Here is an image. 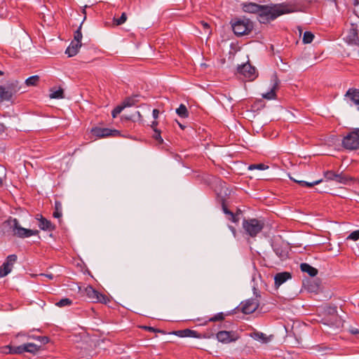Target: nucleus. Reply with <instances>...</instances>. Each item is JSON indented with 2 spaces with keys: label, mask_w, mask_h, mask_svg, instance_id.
<instances>
[{
  "label": "nucleus",
  "mask_w": 359,
  "mask_h": 359,
  "mask_svg": "<svg viewBox=\"0 0 359 359\" xmlns=\"http://www.w3.org/2000/svg\"><path fill=\"white\" fill-rule=\"evenodd\" d=\"M296 1V0H290L288 4H278L273 6L248 3L243 4V9L247 13H257L259 22L266 24L283 14L294 12Z\"/></svg>",
  "instance_id": "nucleus-1"
},
{
  "label": "nucleus",
  "mask_w": 359,
  "mask_h": 359,
  "mask_svg": "<svg viewBox=\"0 0 359 359\" xmlns=\"http://www.w3.org/2000/svg\"><path fill=\"white\" fill-rule=\"evenodd\" d=\"M3 226L8 228V231L13 236L20 238H25L32 236H36L39 233L38 230L22 227L19 220L17 218H13L12 217H9L6 221H4Z\"/></svg>",
  "instance_id": "nucleus-2"
},
{
  "label": "nucleus",
  "mask_w": 359,
  "mask_h": 359,
  "mask_svg": "<svg viewBox=\"0 0 359 359\" xmlns=\"http://www.w3.org/2000/svg\"><path fill=\"white\" fill-rule=\"evenodd\" d=\"M329 316L323 319V325L328 327L325 331L328 333H337L344 326V320L337 313V307H330L328 309Z\"/></svg>",
  "instance_id": "nucleus-3"
},
{
  "label": "nucleus",
  "mask_w": 359,
  "mask_h": 359,
  "mask_svg": "<svg viewBox=\"0 0 359 359\" xmlns=\"http://www.w3.org/2000/svg\"><path fill=\"white\" fill-rule=\"evenodd\" d=\"M230 23L233 33L238 36L248 35L254 29L253 22L245 17L235 18Z\"/></svg>",
  "instance_id": "nucleus-4"
},
{
  "label": "nucleus",
  "mask_w": 359,
  "mask_h": 359,
  "mask_svg": "<svg viewBox=\"0 0 359 359\" xmlns=\"http://www.w3.org/2000/svg\"><path fill=\"white\" fill-rule=\"evenodd\" d=\"M20 83L17 80L11 81L6 86L0 85V103L13 102V96L20 90Z\"/></svg>",
  "instance_id": "nucleus-5"
},
{
  "label": "nucleus",
  "mask_w": 359,
  "mask_h": 359,
  "mask_svg": "<svg viewBox=\"0 0 359 359\" xmlns=\"http://www.w3.org/2000/svg\"><path fill=\"white\" fill-rule=\"evenodd\" d=\"M264 226V222L257 219H244L243 221V228L245 233L251 237H255L262 231Z\"/></svg>",
  "instance_id": "nucleus-6"
},
{
  "label": "nucleus",
  "mask_w": 359,
  "mask_h": 359,
  "mask_svg": "<svg viewBox=\"0 0 359 359\" xmlns=\"http://www.w3.org/2000/svg\"><path fill=\"white\" fill-rule=\"evenodd\" d=\"M255 298H251L242 302L240 304V310L244 314H250L254 313L259 306L260 293L254 287Z\"/></svg>",
  "instance_id": "nucleus-7"
},
{
  "label": "nucleus",
  "mask_w": 359,
  "mask_h": 359,
  "mask_svg": "<svg viewBox=\"0 0 359 359\" xmlns=\"http://www.w3.org/2000/svg\"><path fill=\"white\" fill-rule=\"evenodd\" d=\"M342 147L348 150L359 149V128H355L348 133L341 142Z\"/></svg>",
  "instance_id": "nucleus-8"
},
{
  "label": "nucleus",
  "mask_w": 359,
  "mask_h": 359,
  "mask_svg": "<svg viewBox=\"0 0 359 359\" xmlns=\"http://www.w3.org/2000/svg\"><path fill=\"white\" fill-rule=\"evenodd\" d=\"M324 177L327 181H334L341 184H350L354 181V178L347 175L344 172L338 173L334 170H327L324 172Z\"/></svg>",
  "instance_id": "nucleus-9"
},
{
  "label": "nucleus",
  "mask_w": 359,
  "mask_h": 359,
  "mask_svg": "<svg viewBox=\"0 0 359 359\" xmlns=\"http://www.w3.org/2000/svg\"><path fill=\"white\" fill-rule=\"evenodd\" d=\"M85 292L87 297L93 302L106 304L109 302L107 296L100 293L90 285L86 287Z\"/></svg>",
  "instance_id": "nucleus-10"
},
{
  "label": "nucleus",
  "mask_w": 359,
  "mask_h": 359,
  "mask_svg": "<svg viewBox=\"0 0 359 359\" xmlns=\"http://www.w3.org/2000/svg\"><path fill=\"white\" fill-rule=\"evenodd\" d=\"M17 255H10L6 257V261L0 267V277L6 276L11 271L13 266V264L17 261Z\"/></svg>",
  "instance_id": "nucleus-11"
},
{
  "label": "nucleus",
  "mask_w": 359,
  "mask_h": 359,
  "mask_svg": "<svg viewBox=\"0 0 359 359\" xmlns=\"http://www.w3.org/2000/svg\"><path fill=\"white\" fill-rule=\"evenodd\" d=\"M238 337L235 332L219 331L217 334V339L222 343H230L238 339Z\"/></svg>",
  "instance_id": "nucleus-12"
},
{
  "label": "nucleus",
  "mask_w": 359,
  "mask_h": 359,
  "mask_svg": "<svg viewBox=\"0 0 359 359\" xmlns=\"http://www.w3.org/2000/svg\"><path fill=\"white\" fill-rule=\"evenodd\" d=\"M271 81L273 83H272V87H271L270 91L262 94V97L264 99L273 100V99L276 98V92L278 90L279 84H280V81L276 74L273 75Z\"/></svg>",
  "instance_id": "nucleus-13"
},
{
  "label": "nucleus",
  "mask_w": 359,
  "mask_h": 359,
  "mask_svg": "<svg viewBox=\"0 0 359 359\" xmlns=\"http://www.w3.org/2000/svg\"><path fill=\"white\" fill-rule=\"evenodd\" d=\"M238 72L250 79H253L256 77V69L250 63H245L238 67Z\"/></svg>",
  "instance_id": "nucleus-14"
},
{
  "label": "nucleus",
  "mask_w": 359,
  "mask_h": 359,
  "mask_svg": "<svg viewBox=\"0 0 359 359\" xmlns=\"http://www.w3.org/2000/svg\"><path fill=\"white\" fill-rule=\"evenodd\" d=\"M345 97L351 101V104H355L359 110V89L349 88L347 90Z\"/></svg>",
  "instance_id": "nucleus-15"
},
{
  "label": "nucleus",
  "mask_w": 359,
  "mask_h": 359,
  "mask_svg": "<svg viewBox=\"0 0 359 359\" xmlns=\"http://www.w3.org/2000/svg\"><path fill=\"white\" fill-rule=\"evenodd\" d=\"M38 226L40 228V229L48 231H53L56 228L55 224H53L50 220L47 219L43 216H40V218L39 219Z\"/></svg>",
  "instance_id": "nucleus-16"
},
{
  "label": "nucleus",
  "mask_w": 359,
  "mask_h": 359,
  "mask_svg": "<svg viewBox=\"0 0 359 359\" xmlns=\"http://www.w3.org/2000/svg\"><path fill=\"white\" fill-rule=\"evenodd\" d=\"M90 133L97 138L110 137V129L107 128L94 127L91 129Z\"/></svg>",
  "instance_id": "nucleus-17"
},
{
  "label": "nucleus",
  "mask_w": 359,
  "mask_h": 359,
  "mask_svg": "<svg viewBox=\"0 0 359 359\" xmlns=\"http://www.w3.org/2000/svg\"><path fill=\"white\" fill-rule=\"evenodd\" d=\"M174 334L180 337H196L200 338L201 334L197 332L195 330H192L190 329H184L181 330H177L174 332Z\"/></svg>",
  "instance_id": "nucleus-18"
},
{
  "label": "nucleus",
  "mask_w": 359,
  "mask_h": 359,
  "mask_svg": "<svg viewBox=\"0 0 359 359\" xmlns=\"http://www.w3.org/2000/svg\"><path fill=\"white\" fill-rule=\"evenodd\" d=\"M3 352L9 354H22L24 353L23 344L20 346H5L3 347Z\"/></svg>",
  "instance_id": "nucleus-19"
},
{
  "label": "nucleus",
  "mask_w": 359,
  "mask_h": 359,
  "mask_svg": "<svg viewBox=\"0 0 359 359\" xmlns=\"http://www.w3.org/2000/svg\"><path fill=\"white\" fill-rule=\"evenodd\" d=\"M292 278L291 273L290 272H281L278 273L274 278L275 280V285L276 286H280L283 283H284L285 281H287L288 279H290Z\"/></svg>",
  "instance_id": "nucleus-20"
},
{
  "label": "nucleus",
  "mask_w": 359,
  "mask_h": 359,
  "mask_svg": "<svg viewBox=\"0 0 359 359\" xmlns=\"http://www.w3.org/2000/svg\"><path fill=\"white\" fill-rule=\"evenodd\" d=\"M140 95L135 94L131 96L126 97L122 102L123 104V107H130L135 105L137 103L140 102Z\"/></svg>",
  "instance_id": "nucleus-21"
},
{
  "label": "nucleus",
  "mask_w": 359,
  "mask_h": 359,
  "mask_svg": "<svg viewBox=\"0 0 359 359\" xmlns=\"http://www.w3.org/2000/svg\"><path fill=\"white\" fill-rule=\"evenodd\" d=\"M222 209L226 215L229 220L231 221L233 223H238L239 221L238 215L241 214V211L239 210L237 213L234 214L233 212L229 210L224 203H222Z\"/></svg>",
  "instance_id": "nucleus-22"
},
{
  "label": "nucleus",
  "mask_w": 359,
  "mask_h": 359,
  "mask_svg": "<svg viewBox=\"0 0 359 359\" xmlns=\"http://www.w3.org/2000/svg\"><path fill=\"white\" fill-rule=\"evenodd\" d=\"M81 46V43H78L74 41H72L70 45L66 49L65 53L68 55V57H73L78 53Z\"/></svg>",
  "instance_id": "nucleus-23"
},
{
  "label": "nucleus",
  "mask_w": 359,
  "mask_h": 359,
  "mask_svg": "<svg viewBox=\"0 0 359 359\" xmlns=\"http://www.w3.org/2000/svg\"><path fill=\"white\" fill-rule=\"evenodd\" d=\"M302 271L307 273L310 276L314 277L318 274V269L307 263H302L300 265Z\"/></svg>",
  "instance_id": "nucleus-24"
},
{
  "label": "nucleus",
  "mask_w": 359,
  "mask_h": 359,
  "mask_svg": "<svg viewBox=\"0 0 359 359\" xmlns=\"http://www.w3.org/2000/svg\"><path fill=\"white\" fill-rule=\"evenodd\" d=\"M40 346H37L33 343L23 344L24 353L28 352L32 354H36L40 350Z\"/></svg>",
  "instance_id": "nucleus-25"
},
{
  "label": "nucleus",
  "mask_w": 359,
  "mask_h": 359,
  "mask_svg": "<svg viewBox=\"0 0 359 359\" xmlns=\"http://www.w3.org/2000/svg\"><path fill=\"white\" fill-rule=\"evenodd\" d=\"M54 209L55 210L53 213V216L55 218L60 219L62 215V205L60 201H55Z\"/></svg>",
  "instance_id": "nucleus-26"
},
{
  "label": "nucleus",
  "mask_w": 359,
  "mask_h": 359,
  "mask_svg": "<svg viewBox=\"0 0 359 359\" xmlns=\"http://www.w3.org/2000/svg\"><path fill=\"white\" fill-rule=\"evenodd\" d=\"M290 179L292 180H293L294 182L298 183L300 186L302 187H313L314 185H316V184H320L321 182H323V180H316V181H314L313 182H305V181H303V180H297L292 177H290Z\"/></svg>",
  "instance_id": "nucleus-27"
},
{
  "label": "nucleus",
  "mask_w": 359,
  "mask_h": 359,
  "mask_svg": "<svg viewBox=\"0 0 359 359\" xmlns=\"http://www.w3.org/2000/svg\"><path fill=\"white\" fill-rule=\"evenodd\" d=\"M176 113L181 118H187L189 116L187 108L184 104H181L180 107L176 109Z\"/></svg>",
  "instance_id": "nucleus-28"
},
{
  "label": "nucleus",
  "mask_w": 359,
  "mask_h": 359,
  "mask_svg": "<svg viewBox=\"0 0 359 359\" xmlns=\"http://www.w3.org/2000/svg\"><path fill=\"white\" fill-rule=\"evenodd\" d=\"M39 76L38 75L32 76L25 80V84L27 86H36L39 82Z\"/></svg>",
  "instance_id": "nucleus-29"
},
{
  "label": "nucleus",
  "mask_w": 359,
  "mask_h": 359,
  "mask_svg": "<svg viewBox=\"0 0 359 359\" xmlns=\"http://www.w3.org/2000/svg\"><path fill=\"white\" fill-rule=\"evenodd\" d=\"M127 20V15L126 13H123L120 18H117L114 17L113 18V25L114 26H119L126 22Z\"/></svg>",
  "instance_id": "nucleus-30"
},
{
  "label": "nucleus",
  "mask_w": 359,
  "mask_h": 359,
  "mask_svg": "<svg viewBox=\"0 0 359 359\" xmlns=\"http://www.w3.org/2000/svg\"><path fill=\"white\" fill-rule=\"evenodd\" d=\"M50 97L53 99H61L64 97V90L62 88H59L55 90H51Z\"/></svg>",
  "instance_id": "nucleus-31"
},
{
  "label": "nucleus",
  "mask_w": 359,
  "mask_h": 359,
  "mask_svg": "<svg viewBox=\"0 0 359 359\" xmlns=\"http://www.w3.org/2000/svg\"><path fill=\"white\" fill-rule=\"evenodd\" d=\"M81 26L82 23L80 25L77 30L74 32V41L76 43H81V39H82V33H81Z\"/></svg>",
  "instance_id": "nucleus-32"
},
{
  "label": "nucleus",
  "mask_w": 359,
  "mask_h": 359,
  "mask_svg": "<svg viewBox=\"0 0 359 359\" xmlns=\"http://www.w3.org/2000/svg\"><path fill=\"white\" fill-rule=\"evenodd\" d=\"M313 38H314L313 34L311 32L306 31L304 33L303 39H302L303 43H310L313 41Z\"/></svg>",
  "instance_id": "nucleus-33"
},
{
  "label": "nucleus",
  "mask_w": 359,
  "mask_h": 359,
  "mask_svg": "<svg viewBox=\"0 0 359 359\" xmlns=\"http://www.w3.org/2000/svg\"><path fill=\"white\" fill-rule=\"evenodd\" d=\"M72 304V300L69 298H64L57 302L55 305L58 307H64Z\"/></svg>",
  "instance_id": "nucleus-34"
},
{
  "label": "nucleus",
  "mask_w": 359,
  "mask_h": 359,
  "mask_svg": "<svg viewBox=\"0 0 359 359\" xmlns=\"http://www.w3.org/2000/svg\"><path fill=\"white\" fill-rule=\"evenodd\" d=\"M269 168V166L264 163H258V164H251L249 165V170H255L258 169L261 170H266Z\"/></svg>",
  "instance_id": "nucleus-35"
},
{
  "label": "nucleus",
  "mask_w": 359,
  "mask_h": 359,
  "mask_svg": "<svg viewBox=\"0 0 359 359\" xmlns=\"http://www.w3.org/2000/svg\"><path fill=\"white\" fill-rule=\"evenodd\" d=\"M252 337L256 340H261L263 342H267V338L266 337V334H264L262 332H254Z\"/></svg>",
  "instance_id": "nucleus-36"
},
{
  "label": "nucleus",
  "mask_w": 359,
  "mask_h": 359,
  "mask_svg": "<svg viewBox=\"0 0 359 359\" xmlns=\"http://www.w3.org/2000/svg\"><path fill=\"white\" fill-rule=\"evenodd\" d=\"M124 108H126V107H123V103L121 105L116 107L111 111L112 116L115 118L118 114H119L122 111V110Z\"/></svg>",
  "instance_id": "nucleus-37"
},
{
  "label": "nucleus",
  "mask_w": 359,
  "mask_h": 359,
  "mask_svg": "<svg viewBox=\"0 0 359 359\" xmlns=\"http://www.w3.org/2000/svg\"><path fill=\"white\" fill-rule=\"evenodd\" d=\"M154 133L153 135L154 139H155L159 144H162L163 142V140L161 135V130L158 129H154Z\"/></svg>",
  "instance_id": "nucleus-38"
},
{
  "label": "nucleus",
  "mask_w": 359,
  "mask_h": 359,
  "mask_svg": "<svg viewBox=\"0 0 359 359\" xmlns=\"http://www.w3.org/2000/svg\"><path fill=\"white\" fill-rule=\"evenodd\" d=\"M128 120H132L133 121H141L142 115L139 111H135V114L132 115L130 117H126Z\"/></svg>",
  "instance_id": "nucleus-39"
},
{
  "label": "nucleus",
  "mask_w": 359,
  "mask_h": 359,
  "mask_svg": "<svg viewBox=\"0 0 359 359\" xmlns=\"http://www.w3.org/2000/svg\"><path fill=\"white\" fill-rule=\"evenodd\" d=\"M224 314L223 313H217V315H215L214 317L212 318H210L208 320V321H221L222 320H224ZM207 322V320L205 321V323Z\"/></svg>",
  "instance_id": "nucleus-40"
},
{
  "label": "nucleus",
  "mask_w": 359,
  "mask_h": 359,
  "mask_svg": "<svg viewBox=\"0 0 359 359\" xmlns=\"http://www.w3.org/2000/svg\"><path fill=\"white\" fill-rule=\"evenodd\" d=\"M347 239L352 240V241H357L359 239V230L353 231L347 237Z\"/></svg>",
  "instance_id": "nucleus-41"
},
{
  "label": "nucleus",
  "mask_w": 359,
  "mask_h": 359,
  "mask_svg": "<svg viewBox=\"0 0 359 359\" xmlns=\"http://www.w3.org/2000/svg\"><path fill=\"white\" fill-rule=\"evenodd\" d=\"M141 328L144 330L149 331V332L164 333V332L163 330H158L155 327H150V326L144 325V326H142Z\"/></svg>",
  "instance_id": "nucleus-42"
},
{
  "label": "nucleus",
  "mask_w": 359,
  "mask_h": 359,
  "mask_svg": "<svg viewBox=\"0 0 359 359\" xmlns=\"http://www.w3.org/2000/svg\"><path fill=\"white\" fill-rule=\"evenodd\" d=\"M32 338L35 339L34 337H32ZM36 339H38L43 344H46L48 343V341H49V338L48 337H45V336L37 337Z\"/></svg>",
  "instance_id": "nucleus-43"
},
{
  "label": "nucleus",
  "mask_w": 359,
  "mask_h": 359,
  "mask_svg": "<svg viewBox=\"0 0 359 359\" xmlns=\"http://www.w3.org/2000/svg\"><path fill=\"white\" fill-rule=\"evenodd\" d=\"M203 33H208L209 35H210L212 33V31L210 29V25L207 22H203Z\"/></svg>",
  "instance_id": "nucleus-44"
},
{
  "label": "nucleus",
  "mask_w": 359,
  "mask_h": 359,
  "mask_svg": "<svg viewBox=\"0 0 359 359\" xmlns=\"http://www.w3.org/2000/svg\"><path fill=\"white\" fill-rule=\"evenodd\" d=\"M274 251L276 253V255H278V257H280V258H285L287 255L284 251H279L278 248H274Z\"/></svg>",
  "instance_id": "nucleus-45"
},
{
  "label": "nucleus",
  "mask_w": 359,
  "mask_h": 359,
  "mask_svg": "<svg viewBox=\"0 0 359 359\" xmlns=\"http://www.w3.org/2000/svg\"><path fill=\"white\" fill-rule=\"evenodd\" d=\"M120 135L121 133L119 130L115 129H110V137H118Z\"/></svg>",
  "instance_id": "nucleus-46"
},
{
  "label": "nucleus",
  "mask_w": 359,
  "mask_h": 359,
  "mask_svg": "<svg viewBox=\"0 0 359 359\" xmlns=\"http://www.w3.org/2000/svg\"><path fill=\"white\" fill-rule=\"evenodd\" d=\"M152 115H153V117L154 119L158 118V115H159V110L157 109H153Z\"/></svg>",
  "instance_id": "nucleus-47"
},
{
  "label": "nucleus",
  "mask_w": 359,
  "mask_h": 359,
  "mask_svg": "<svg viewBox=\"0 0 359 359\" xmlns=\"http://www.w3.org/2000/svg\"><path fill=\"white\" fill-rule=\"evenodd\" d=\"M350 332L353 334H359V330L357 328H352L350 330Z\"/></svg>",
  "instance_id": "nucleus-48"
},
{
  "label": "nucleus",
  "mask_w": 359,
  "mask_h": 359,
  "mask_svg": "<svg viewBox=\"0 0 359 359\" xmlns=\"http://www.w3.org/2000/svg\"><path fill=\"white\" fill-rule=\"evenodd\" d=\"M158 126V122L156 121H154L152 122L151 125V127L153 128V130H154V129H157L156 128V126Z\"/></svg>",
  "instance_id": "nucleus-49"
},
{
  "label": "nucleus",
  "mask_w": 359,
  "mask_h": 359,
  "mask_svg": "<svg viewBox=\"0 0 359 359\" xmlns=\"http://www.w3.org/2000/svg\"><path fill=\"white\" fill-rule=\"evenodd\" d=\"M229 227L231 229V231H232L233 236H236V229L232 226H229Z\"/></svg>",
  "instance_id": "nucleus-50"
},
{
  "label": "nucleus",
  "mask_w": 359,
  "mask_h": 359,
  "mask_svg": "<svg viewBox=\"0 0 359 359\" xmlns=\"http://www.w3.org/2000/svg\"><path fill=\"white\" fill-rule=\"evenodd\" d=\"M49 279H53V274H48V275H46Z\"/></svg>",
  "instance_id": "nucleus-51"
},
{
  "label": "nucleus",
  "mask_w": 359,
  "mask_h": 359,
  "mask_svg": "<svg viewBox=\"0 0 359 359\" xmlns=\"http://www.w3.org/2000/svg\"><path fill=\"white\" fill-rule=\"evenodd\" d=\"M4 178L0 177V186L3 185Z\"/></svg>",
  "instance_id": "nucleus-52"
},
{
  "label": "nucleus",
  "mask_w": 359,
  "mask_h": 359,
  "mask_svg": "<svg viewBox=\"0 0 359 359\" xmlns=\"http://www.w3.org/2000/svg\"><path fill=\"white\" fill-rule=\"evenodd\" d=\"M179 126L182 128V129H184V126H183L182 124H181L180 123H179L178 121H177Z\"/></svg>",
  "instance_id": "nucleus-53"
},
{
  "label": "nucleus",
  "mask_w": 359,
  "mask_h": 359,
  "mask_svg": "<svg viewBox=\"0 0 359 359\" xmlns=\"http://www.w3.org/2000/svg\"><path fill=\"white\" fill-rule=\"evenodd\" d=\"M40 216H42L40 214H37L35 217V219H37L39 221V219L40 218Z\"/></svg>",
  "instance_id": "nucleus-54"
},
{
  "label": "nucleus",
  "mask_w": 359,
  "mask_h": 359,
  "mask_svg": "<svg viewBox=\"0 0 359 359\" xmlns=\"http://www.w3.org/2000/svg\"><path fill=\"white\" fill-rule=\"evenodd\" d=\"M208 41H209V37H208V38H207V40H206V45H207V46H209V44H208Z\"/></svg>",
  "instance_id": "nucleus-55"
},
{
  "label": "nucleus",
  "mask_w": 359,
  "mask_h": 359,
  "mask_svg": "<svg viewBox=\"0 0 359 359\" xmlns=\"http://www.w3.org/2000/svg\"><path fill=\"white\" fill-rule=\"evenodd\" d=\"M203 67H208V66H210V65H206L205 63H203Z\"/></svg>",
  "instance_id": "nucleus-56"
},
{
  "label": "nucleus",
  "mask_w": 359,
  "mask_h": 359,
  "mask_svg": "<svg viewBox=\"0 0 359 359\" xmlns=\"http://www.w3.org/2000/svg\"><path fill=\"white\" fill-rule=\"evenodd\" d=\"M3 75H4V72L0 70V76H3Z\"/></svg>",
  "instance_id": "nucleus-57"
}]
</instances>
